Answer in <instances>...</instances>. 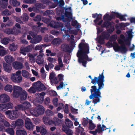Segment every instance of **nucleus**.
<instances>
[{"instance_id": "32", "label": "nucleus", "mask_w": 135, "mask_h": 135, "mask_svg": "<svg viewBox=\"0 0 135 135\" xmlns=\"http://www.w3.org/2000/svg\"><path fill=\"white\" fill-rule=\"evenodd\" d=\"M113 16L112 13L109 15L108 14L106 13L103 16V19L104 21L108 20L109 21H111L113 19Z\"/></svg>"}, {"instance_id": "56", "label": "nucleus", "mask_w": 135, "mask_h": 135, "mask_svg": "<svg viewBox=\"0 0 135 135\" xmlns=\"http://www.w3.org/2000/svg\"><path fill=\"white\" fill-rule=\"evenodd\" d=\"M29 34L30 35H28L27 37V39L29 40H31L32 38H32H34V33L30 31Z\"/></svg>"}, {"instance_id": "34", "label": "nucleus", "mask_w": 135, "mask_h": 135, "mask_svg": "<svg viewBox=\"0 0 135 135\" xmlns=\"http://www.w3.org/2000/svg\"><path fill=\"white\" fill-rule=\"evenodd\" d=\"M16 133L17 135H27V132L24 129L17 130Z\"/></svg>"}, {"instance_id": "17", "label": "nucleus", "mask_w": 135, "mask_h": 135, "mask_svg": "<svg viewBox=\"0 0 135 135\" xmlns=\"http://www.w3.org/2000/svg\"><path fill=\"white\" fill-rule=\"evenodd\" d=\"M69 10L71 11V7L68 8H66L65 10L64 15L65 17V16L67 18H65V22H67V23H69L73 19L72 13L71 12H68L67 10Z\"/></svg>"}, {"instance_id": "57", "label": "nucleus", "mask_w": 135, "mask_h": 135, "mask_svg": "<svg viewBox=\"0 0 135 135\" xmlns=\"http://www.w3.org/2000/svg\"><path fill=\"white\" fill-rule=\"evenodd\" d=\"M49 118L47 117H44L43 118L44 122L46 125H47L48 122L49 121Z\"/></svg>"}, {"instance_id": "1", "label": "nucleus", "mask_w": 135, "mask_h": 135, "mask_svg": "<svg viewBox=\"0 0 135 135\" xmlns=\"http://www.w3.org/2000/svg\"><path fill=\"white\" fill-rule=\"evenodd\" d=\"M103 72L100 74H99V76L98 77H94L93 79L91 75H89L88 77L91 80V82L95 85L97 83L98 85V87L97 88L96 86L94 85L91 86L90 89L91 94L89 96L90 99H93L92 102L94 104L99 102L100 101V98H102L101 95V93L100 90L103 88L104 86V77L103 74Z\"/></svg>"}, {"instance_id": "31", "label": "nucleus", "mask_w": 135, "mask_h": 135, "mask_svg": "<svg viewBox=\"0 0 135 135\" xmlns=\"http://www.w3.org/2000/svg\"><path fill=\"white\" fill-rule=\"evenodd\" d=\"M20 95L21 100H25L27 98V94L25 90H23Z\"/></svg>"}, {"instance_id": "23", "label": "nucleus", "mask_w": 135, "mask_h": 135, "mask_svg": "<svg viewBox=\"0 0 135 135\" xmlns=\"http://www.w3.org/2000/svg\"><path fill=\"white\" fill-rule=\"evenodd\" d=\"M4 59L6 62L8 64H11L15 61V59L10 55H7L5 56Z\"/></svg>"}, {"instance_id": "40", "label": "nucleus", "mask_w": 135, "mask_h": 135, "mask_svg": "<svg viewBox=\"0 0 135 135\" xmlns=\"http://www.w3.org/2000/svg\"><path fill=\"white\" fill-rule=\"evenodd\" d=\"M17 47V45L15 44L14 43H13L10 45L9 49L11 51H14L16 50Z\"/></svg>"}, {"instance_id": "39", "label": "nucleus", "mask_w": 135, "mask_h": 135, "mask_svg": "<svg viewBox=\"0 0 135 135\" xmlns=\"http://www.w3.org/2000/svg\"><path fill=\"white\" fill-rule=\"evenodd\" d=\"M41 35H39L35 36L34 34V42H40L42 40Z\"/></svg>"}, {"instance_id": "22", "label": "nucleus", "mask_w": 135, "mask_h": 135, "mask_svg": "<svg viewBox=\"0 0 135 135\" xmlns=\"http://www.w3.org/2000/svg\"><path fill=\"white\" fill-rule=\"evenodd\" d=\"M25 126L27 129L29 130L32 129L33 128V125L28 118H27L25 119Z\"/></svg>"}, {"instance_id": "37", "label": "nucleus", "mask_w": 135, "mask_h": 135, "mask_svg": "<svg viewBox=\"0 0 135 135\" xmlns=\"http://www.w3.org/2000/svg\"><path fill=\"white\" fill-rule=\"evenodd\" d=\"M89 129L90 130H92L94 129L96 127V125L93 123L91 120H89Z\"/></svg>"}, {"instance_id": "11", "label": "nucleus", "mask_w": 135, "mask_h": 135, "mask_svg": "<svg viewBox=\"0 0 135 135\" xmlns=\"http://www.w3.org/2000/svg\"><path fill=\"white\" fill-rule=\"evenodd\" d=\"M56 13L57 15H61V16L57 17L56 19L57 20H62L63 22H65V16L64 15V10L60 7H58L56 8Z\"/></svg>"}, {"instance_id": "55", "label": "nucleus", "mask_w": 135, "mask_h": 135, "mask_svg": "<svg viewBox=\"0 0 135 135\" xmlns=\"http://www.w3.org/2000/svg\"><path fill=\"white\" fill-rule=\"evenodd\" d=\"M64 105L63 104L61 103L59 104V106L57 108V110L58 111L61 109L64 108Z\"/></svg>"}, {"instance_id": "20", "label": "nucleus", "mask_w": 135, "mask_h": 135, "mask_svg": "<svg viewBox=\"0 0 135 135\" xmlns=\"http://www.w3.org/2000/svg\"><path fill=\"white\" fill-rule=\"evenodd\" d=\"M12 125L11 126L12 127H15L16 126L22 127L24 125V122L22 119H18L12 122Z\"/></svg>"}, {"instance_id": "16", "label": "nucleus", "mask_w": 135, "mask_h": 135, "mask_svg": "<svg viewBox=\"0 0 135 135\" xmlns=\"http://www.w3.org/2000/svg\"><path fill=\"white\" fill-rule=\"evenodd\" d=\"M45 109L42 105H39L34 109V116L38 117L40 115L44 114Z\"/></svg>"}, {"instance_id": "42", "label": "nucleus", "mask_w": 135, "mask_h": 135, "mask_svg": "<svg viewBox=\"0 0 135 135\" xmlns=\"http://www.w3.org/2000/svg\"><path fill=\"white\" fill-rule=\"evenodd\" d=\"M2 3L0 1V5L3 8L6 7L7 5L8 0H2Z\"/></svg>"}, {"instance_id": "64", "label": "nucleus", "mask_w": 135, "mask_h": 135, "mask_svg": "<svg viewBox=\"0 0 135 135\" xmlns=\"http://www.w3.org/2000/svg\"><path fill=\"white\" fill-rule=\"evenodd\" d=\"M47 60L51 63H54V61L55 60V59L50 57H48Z\"/></svg>"}, {"instance_id": "59", "label": "nucleus", "mask_w": 135, "mask_h": 135, "mask_svg": "<svg viewBox=\"0 0 135 135\" xmlns=\"http://www.w3.org/2000/svg\"><path fill=\"white\" fill-rule=\"evenodd\" d=\"M35 5L34 4V6ZM35 6L37 8H43V4L41 3H36L35 4Z\"/></svg>"}, {"instance_id": "58", "label": "nucleus", "mask_w": 135, "mask_h": 135, "mask_svg": "<svg viewBox=\"0 0 135 135\" xmlns=\"http://www.w3.org/2000/svg\"><path fill=\"white\" fill-rule=\"evenodd\" d=\"M87 54H85L81 56H83L85 60H87L88 61H91V59L90 58H89L88 55H87Z\"/></svg>"}, {"instance_id": "4", "label": "nucleus", "mask_w": 135, "mask_h": 135, "mask_svg": "<svg viewBox=\"0 0 135 135\" xmlns=\"http://www.w3.org/2000/svg\"><path fill=\"white\" fill-rule=\"evenodd\" d=\"M79 49L77 53V56L82 55L85 54L89 53V45L86 43H80L78 45Z\"/></svg>"}, {"instance_id": "53", "label": "nucleus", "mask_w": 135, "mask_h": 135, "mask_svg": "<svg viewBox=\"0 0 135 135\" xmlns=\"http://www.w3.org/2000/svg\"><path fill=\"white\" fill-rule=\"evenodd\" d=\"M28 56L29 57V59L32 63L34 62V56L33 54L29 53L28 54Z\"/></svg>"}, {"instance_id": "49", "label": "nucleus", "mask_w": 135, "mask_h": 135, "mask_svg": "<svg viewBox=\"0 0 135 135\" xmlns=\"http://www.w3.org/2000/svg\"><path fill=\"white\" fill-rule=\"evenodd\" d=\"M8 52L6 50L3 49H0V56H3L6 54H7Z\"/></svg>"}, {"instance_id": "35", "label": "nucleus", "mask_w": 135, "mask_h": 135, "mask_svg": "<svg viewBox=\"0 0 135 135\" xmlns=\"http://www.w3.org/2000/svg\"><path fill=\"white\" fill-rule=\"evenodd\" d=\"M4 90L8 92H11L12 90V86L10 84H7L4 87Z\"/></svg>"}, {"instance_id": "9", "label": "nucleus", "mask_w": 135, "mask_h": 135, "mask_svg": "<svg viewBox=\"0 0 135 135\" xmlns=\"http://www.w3.org/2000/svg\"><path fill=\"white\" fill-rule=\"evenodd\" d=\"M43 50H40L39 52L34 53V57L38 55L36 60L37 63L39 65L42 64L44 62V59L43 56L44 54L43 53Z\"/></svg>"}, {"instance_id": "8", "label": "nucleus", "mask_w": 135, "mask_h": 135, "mask_svg": "<svg viewBox=\"0 0 135 135\" xmlns=\"http://www.w3.org/2000/svg\"><path fill=\"white\" fill-rule=\"evenodd\" d=\"M30 106L31 104L29 102H25L22 104L18 105L17 106L15 107V108L17 110L24 111L25 113L27 114L26 111Z\"/></svg>"}, {"instance_id": "25", "label": "nucleus", "mask_w": 135, "mask_h": 135, "mask_svg": "<svg viewBox=\"0 0 135 135\" xmlns=\"http://www.w3.org/2000/svg\"><path fill=\"white\" fill-rule=\"evenodd\" d=\"M3 69L4 70L8 73H10L12 69L11 64L9 65L6 63H4L3 64Z\"/></svg>"}, {"instance_id": "26", "label": "nucleus", "mask_w": 135, "mask_h": 135, "mask_svg": "<svg viewBox=\"0 0 135 135\" xmlns=\"http://www.w3.org/2000/svg\"><path fill=\"white\" fill-rule=\"evenodd\" d=\"M62 130L65 132L67 135H73L72 131L66 127L64 125L62 126Z\"/></svg>"}, {"instance_id": "63", "label": "nucleus", "mask_w": 135, "mask_h": 135, "mask_svg": "<svg viewBox=\"0 0 135 135\" xmlns=\"http://www.w3.org/2000/svg\"><path fill=\"white\" fill-rule=\"evenodd\" d=\"M45 113L46 115L48 116H51L53 114L52 112L49 110H46L45 112Z\"/></svg>"}, {"instance_id": "28", "label": "nucleus", "mask_w": 135, "mask_h": 135, "mask_svg": "<svg viewBox=\"0 0 135 135\" xmlns=\"http://www.w3.org/2000/svg\"><path fill=\"white\" fill-rule=\"evenodd\" d=\"M102 15L100 14H98L97 13L92 14V17L93 18H95L96 17V19L94 21V23H96L97 22H98L102 18Z\"/></svg>"}, {"instance_id": "60", "label": "nucleus", "mask_w": 135, "mask_h": 135, "mask_svg": "<svg viewBox=\"0 0 135 135\" xmlns=\"http://www.w3.org/2000/svg\"><path fill=\"white\" fill-rule=\"evenodd\" d=\"M50 37H48V36H45L44 38V41L45 42H48L51 41V40L50 39Z\"/></svg>"}, {"instance_id": "2", "label": "nucleus", "mask_w": 135, "mask_h": 135, "mask_svg": "<svg viewBox=\"0 0 135 135\" xmlns=\"http://www.w3.org/2000/svg\"><path fill=\"white\" fill-rule=\"evenodd\" d=\"M131 43H106V46L108 48L113 47L116 52H120L122 54H126L128 49L126 45H130Z\"/></svg>"}, {"instance_id": "54", "label": "nucleus", "mask_w": 135, "mask_h": 135, "mask_svg": "<svg viewBox=\"0 0 135 135\" xmlns=\"http://www.w3.org/2000/svg\"><path fill=\"white\" fill-rule=\"evenodd\" d=\"M58 101V99L57 98H55L53 99L52 102L54 105L56 107L58 106L57 102Z\"/></svg>"}, {"instance_id": "44", "label": "nucleus", "mask_w": 135, "mask_h": 135, "mask_svg": "<svg viewBox=\"0 0 135 135\" xmlns=\"http://www.w3.org/2000/svg\"><path fill=\"white\" fill-rule=\"evenodd\" d=\"M81 125L80 124H79V126L77 128H76V131L78 133H81L84 131V128L80 126Z\"/></svg>"}, {"instance_id": "14", "label": "nucleus", "mask_w": 135, "mask_h": 135, "mask_svg": "<svg viewBox=\"0 0 135 135\" xmlns=\"http://www.w3.org/2000/svg\"><path fill=\"white\" fill-rule=\"evenodd\" d=\"M45 93L42 92L41 93H36L35 94L36 97L34 101L36 102L41 104L44 100V96L45 95Z\"/></svg>"}, {"instance_id": "33", "label": "nucleus", "mask_w": 135, "mask_h": 135, "mask_svg": "<svg viewBox=\"0 0 135 135\" xmlns=\"http://www.w3.org/2000/svg\"><path fill=\"white\" fill-rule=\"evenodd\" d=\"M49 46V45H47L46 44H45L42 45H37L35 47V48H34V53H36L35 51L37 50H41L42 47H45L47 46Z\"/></svg>"}, {"instance_id": "24", "label": "nucleus", "mask_w": 135, "mask_h": 135, "mask_svg": "<svg viewBox=\"0 0 135 135\" xmlns=\"http://www.w3.org/2000/svg\"><path fill=\"white\" fill-rule=\"evenodd\" d=\"M13 67L16 69H18L22 68L23 65L21 62L17 61H15L12 64Z\"/></svg>"}, {"instance_id": "30", "label": "nucleus", "mask_w": 135, "mask_h": 135, "mask_svg": "<svg viewBox=\"0 0 135 135\" xmlns=\"http://www.w3.org/2000/svg\"><path fill=\"white\" fill-rule=\"evenodd\" d=\"M65 122L66 125L65 126L69 128H71L73 126V122L71 121L68 118L65 119Z\"/></svg>"}, {"instance_id": "43", "label": "nucleus", "mask_w": 135, "mask_h": 135, "mask_svg": "<svg viewBox=\"0 0 135 135\" xmlns=\"http://www.w3.org/2000/svg\"><path fill=\"white\" fill-rule=\"evenodd\" d=\"M22 76L27 78L29 77V74L28 72L25 70H22Z\"/></svg>"}, {"instance_id": "51", "label": "nucleus", "mask_w": 135, "mask_h": 135, "mask_svg": "<svg viewBox=\"0 0 135 135\" xmlns=\"http://www.w3.org/2000/svg\"><path fill=\"white\" fill-rule=\"evenodd\" d=\"M7 132L11 135H13L14 134V130L12 128H9L6 130Z\"/></svg>"}, {"instance_id": "21", "label": "nucleus", "mask_w": 135, "mask_h": 135, "mask_svg": "<svg viewBox=\"0 0 135 135\" xmlns=\"http://www.w3.org/2000/svg\"><path fill=\"white\" fill-rule=\"evenodd\" d=\"M11 111L9 115V118L11 119H14L18 117V111L19 110H17L16 109Z\"/></svg>"}, {"instance_id": "18", "label": "nucleus", "mask_w": 135, "mask_h": 135, "mask_svg": "<svg viewBox=\"0 0 135 135\" xmlns=\"http://www.w3.org/2000/svg\"><path fill=\"white\" fill-rule=\"evenodd\" d=\"M33 48V46L32 45H29L25 47H21L20 49V52L24 55H26V52H28L31 50Z\"/></svg>"}, {"instance_id": "3", "label": "nucleus", "mask_w": 135, "mask_h": 135, "mask_svg": "<svg viewBox=\"0 0 135 135\" xmlns=\"http://www.w3.org/2000/svg\"><path fill=\"white\" fill-rule=\"evenodd\" d=\"M97 36L96 40L97 42H105V40H108L110 36L109 34L107 32H102L103 30L99 27H97Z\"/></svg>"}, {"instance_id": "47", "label": "nucleus", "mask_w": 135, "mask_h": 135, "mask_svg": "<svg viewBox=\"0 0 135 135\" xmlns=\"http://www.w3.org/2000/svg\"><path fill=\"white\" fill-rule=\"evenodd\" d=\"M121 15L118 12H114L113 13V14L112 13V16H113V19H114L115 17L119 18Z\"/></svg>"}, {"instance_id": "62", "label": "nucleus", "mask_w": 135, "mask_h": 135, "mask_svg": "<svg viewBox=\"0 0 135 135\" xmlns=\"http://www.w3.org/2000/svg\"><path fill=\"white\" fill-rule=\"evenodd\" d=\"M82 123L84 126H86L88 123V120L84 118L82 122Z\"/></svg>"}, {"instance_id": "6", "label": "nucleus", "mask_w": 135, "mask_h": 135, "mask_svg": "<svg viewBox=\"0 0 135 135\" xmlns=\"http://www.w3.org/2000/svg\"><path fill=\"white\" fill-rule=\"evenodd\" d=\"M21 71H18L16 73L12 74L11 75V79L13 82L19 83L22 80V78L21 75Z\"/></svg>"}, {"instance_id": "5", "label": "nucleus", "mask_w": 135, "mask_h": 135, "mask_svg": "<svg viewBox=\"0 0 135 135\" xmlns=\"http://www.w3.org/2000/svg\"><path fill=\"white\" fill-rule=\"evenodd\" d=\"M128 34V37H126L123 34L120 35V38L118 39V42H131L133 37V35L132 34V31H127Z\"/></svg>"}, {"instance_id": "36", "label": "nucleus", "mask_w": 135, "mask_h": 135, "mask_svg": "<svg viewBox=\"0 0 135 135\" xmlns=\"http://www.w3.org/2000/svg\"><path fill=\"white\" fill-rule=\"evenodd\" d=\"M10 4L14 6H17L20 4V3L16 0H10Z\"/></svg>"}, {"instance_id": "12", "label": "nucleus", "mask_w": 135, "mask_h": 135, "mask_svg": "<svg viewBox=\"0 0 135 135\" xmlns=\"http://www.w3.org/2000/svg\"><path fill=\"white\" fill-rule=\"evenodd\" d=\"M4 32L8 34H12L15 35H18L21 33V30H20L18 29L15 27H13L12 28H7L4 30Z\"/></svg>"}, {"instance_id": "15", "label": "nucleus", "mask_w": 135, "mask_h": 135, "mask_svg": "<svg viewBox=\"0 0 135 135\" xmlns=\"http://www.w3.org/2000/svg\"><path fill=\"white\" fill-rule=\"evenodd\" d=\"M13 90L12 96L15 98H17L20 96L23 91L22 89L20 87L15 85L13 86Z\"/></svg>"}, {"instance_id": "41", "label": "nucleus", "mask_w": 135, "mask_h": 135, "mask_svg": "<svg viewBox=\"0 0 135 135\" xmlns=\"http://www.w3.org/2000/svg\"><path fill=\"white\" fill-rule=\"evenodd\" d=\"M117 36L116 34L113 35H111L109 38V41L111 42H115L117 38Z\"/></svg>"}, {"instance_id": "45", "label": "nucleus", "mask_w": 135, "mask_h": 135, "mask_svg": "<svg viewBox=\"0 0 135 135\" xmlns=\"http://www.w3.org/2000/svg\"><path fill=\"white\" fill-rule=\"evenodd\" d=\"M54 120L55 122V125L57 124L59 125L61 123V120L59 119L57 117H55L54 118Z\"/></svg>"}, {"instance_id": "19", "label": "nucleus", "mask_w": 135, "mask_h": 135, "mask_svg": "<svg viewBox=\"0 0 135 135\" xmlns=\"http://www.w3.org/2000/svg\"><path fill=\"white\" fill-rule=\"evenodd\" d=\"M9 100V97L7 94L4 93L0 95V101L1 103H6Z\"/></svg>"}, {"instance_id": "13", "label": "nucleus", "mask_w": 135, "mask_h": 135, "mask_svg": "<svg viewBox=\"0 0 135 135\" xmlns=\"http://www.w3.org/2000/svg\"><path fill=\"white\" fill-rule=\"evenodd\" d=\"M46 88L45 85L41 83L40 81H38L36 83H34V93L36 92L35 90L38 91H42L45 90Z\"/></svg>"}, {"instance_id": "27", "label": "nucleus", "mask_w": 135, "mask_h": 135, "mask_svg": "<svg viewBox=\"0 0 135 135\" xmlns=\"http://www.w3.org/2000/svg\"><path fill=\"white\" fill-rule=\"evenodd\" d=\"M77 57H78V61L79 63H82L84 67H86V64L87 63V61H85L84 60V58L83 56L81 55H78L77 56Z\"/></svg>"}, {"instance_id": "10", "label": "nucleus", "mask_w": 135, "mask_h": 135, "mask_svg": "<svg viewBox=\"0 0 135 135\" xmlns=\"http://www.w3.org/2000/svg\"><path fill=\"white\" fill-rule=\"evenodd\" d=\"M49 25L51 27L55 28H61V30H63L65 34L66 32H67V31L68 30H65V28L62 29L63 27V24L61 22H56L52 21H51Z\"/></svg>"}, {"instance_id": "48", "label": "nucleus", "mask_w": 135, "mask_h": 135, "mask_svg": "<svg viewBox=\"0 0 135 135\" xmlns=\"http://www.w3.org/2000/svg\"><path fill=\"white\" fill-rule=\"evenodd\" d=\"M53 11L52 10H49L46 11L43 13L44 16L47 15H51L53 13Z\"/></svg>"}, {"instance_id": "38", "label": "nucleus", "mask_w": 135, "mask_h": 135, "mask_svg": "<svg viewBox=\"0 0 135 135\" xmlns=\"http://www.w3.org/2000/svg\"><path fill=\"white\" fill-rule=\"evenodd\" d=\"M0 80L6 83L8 81V79L7 76L3 75H0Z\"/></svg>"}, {"instance_id": "52", "label": "nucleus", "mask_w": 135, "mask_h": 135, "mask_svg": "<svg viewBox=\"0 0 135 135\" xmlns=\"http://www.w3.org/2000/svg\"><path fill=\"white\" fill-rule=\"evenodd\" d=\"M40 133L41 135H45L47 132L46 129L42 127L40 131Z\"/></svg>"}, {"instance_id": "29", "label": "nucleus", "mask_w": 135, "mask_h": 135, "mask_svg": "<svg viewBox=\"0 0 135 135\" xmlns=\"http://www.w3.org/2000/svg\"><path fill=\"white\" fill-rule=\"evenodd\" d=\"M101 25V27L102 28H108L109 27L112 25L111 22H109L108 20L105 21Z\"/></svg>"}, {"instance_id": "61", "label": "nucleus", "mask_w": 135, "mask_h": 135, "mask_svg": "<svg viewBox=\"0 0 135 135\" xmlns=\"http://www.w3.org/2000/svg\"><path fill=\"white\" fill-rule=\"evenodd\" d=\"M89 133L93 135H96L98 133H99V131L96 129L95 131H90L89 132Z\"/></svg>"}, {"instance_id": "50", "label": "nucleus", "mask_w": 135, "mask_h": 135, "mask_svg": "<svg viewBox=\"0 0 135 135\" xmlns=\"http://www.w3.org/2000/svg\"><path fill=\"white\" fill-rule=\"evenodd\" d=\"M2 14L3 15H9L11 14V13L8 10L6 9L2 12Z\"/></svg>"}, {"instance_id": "46", "label": "nucleus", "mask_w": 135, "mask_h": 135, "mask_svg": "<svg viewBox=\"0 0 135 135\" xmlns=\"http://www.w3.org/2000/svg\"><path fill=\"white\" fill-rule=\"evenodd\" d=\"M4 106L6 110L8 109L12 108L13 107V105L12 103H9L7 104H4Z\"/></svg>"}, {"instance_id": "7", "label": "nucleus", "mask_w": 135, "mask_h": 135, "mask_svg": "<svg viewBox=\"0 0 135 135\" xmlns=\"http://www.w3.org/2000/svg\"><path fill=\"white\" fill-rule=\"evenodd\" d=\"M75 43H70L69 46L66 44H63L61 45V47L63 51L70 53L75 47Z\"/></svg>"}]
</instances>
